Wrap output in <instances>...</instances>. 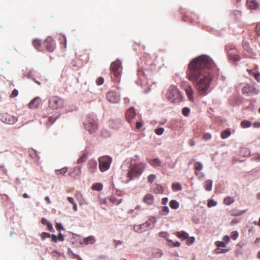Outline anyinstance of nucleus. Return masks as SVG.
Segmentation results:
<instances>
[{"mask_svg": "<svg viewBox=\"0 0 260 260\" xmlns=\"http://www.w3.org/2000/svg\"><path fill=\"white\" fill-rule=\"evenodd\" d=\"M228 251V249H221L220 248H217L215 250V253L217 254L221 253H225Z\"/></svg>", "mask_w": 260, "mask_h": 260, "instance_id": "nucleus-49", "label": "nucleus"}, {"mask_svg": "<svg viewBox=\"0 0 260 260\" xmlns=\"http://www.w3.org/2000/svg\"><path fill=\"white\" fill-rule=\"evenodd\" d=\"M91 189L94 190L101 191L103 189V185L100 183H94L91 186Z\"/></svg>", "mask_w": 260, "mask_h": 260, "instance_id": "nucleus-29", "label": "nucleus"}, {"mask_svg": "<svg viewBox=\"0 0 260 260\" xmlns=\"http://www.w3.org/2000/svg\"><path fill=\"white\" fill-rule=\"evenodd\" d=\"M214 66L212 59L207 55L194 58L188 65L186 78L190 82L196 83V89L200 95H205L208 93L212 81L209 69Z\"/></svg>", "mask_w": 260, "mask_h": 260, "instance_id": "nucleus-1", "label": "nucleus"}, {"mask_svg": "<svg viewBox=\"0 0 260 260\" xmlns=\"http://www.w3.org/2000/svg\"><path fill=\"white\" fill-rule=\"evenodd\" d=\"M87 168L91 173H94L97 170V162L94 159H90L87 162Z\"/></svg>", "mask_w": 260, "mask_h": 260, "instance_id": "nucleus-14", "label": "nucleus"}, {"mask_svg": "<svg viewBox=\"0 0 260 260\" xmlns=\"http://www.w3.org/2000/svg\"><path fill=\"white\" fill-rule=\"evenodd\" d=\"M81 173V168L79 166H76L74 168L73 171L70 172V175L73 178H77L80 176Z\"/></svg>", "mask_w": 260, "mask_h": 260, "instance_id": "nucleus-19", "label": "nucleus"}, {"mask_svg": "<svg viewBox=\"0 0 260 260\" xmlns=\"http://www.w3.org/2000/svg\"><path fill=\"white\" fill-rule=\"evenodd\" d=\"M152 189L156 193H162L164 192L162 186L158 184H154L152 187Z\"/></svg>", "mask_w": 260, "mask_h": 260, "instance_id": "nucleus-24", "label": "nucleus"}, {"mask_svg": "<svg viewBox=\"0 0 260 260\" xmlns=\"http://www.w3.org/2000/svg\"><path fill=\"white\" fill-rule=\"evenodd\" d=\"M143 122L142 121H137L136 127L138 129H140L143 126Z\"/></svg>", "mask_w": 260, "mask_h": 260, "instance_id": "nucleus-55", "label": "nucleus"}, {"mask_svg": "<svg viewBox=\"0 0 260 260\" xmlns=\"http://www.w3.org/2000/svg\"><path fill=\"white\" fill-rule=\"evenodd\" d=\"M225 49L228 52L230 59L234 61H237L240 59L238 51L234 45H228L226 46Z\"/></svg>", "mask_w": 260, "mask_h": 260, "instance_id": "nucleus-7", "label": "nucleus"}, {"mask_svg": "<svg viewBox=\"0 0 260 260\" xmlns=\"http://www.w3.org/2000/svg\"><path fill=\"white\" fill-rule=\"evenodd\" d=\"M106 99L110 103L116 104L118 103L120 100V96L119 93L115 91H109L106 93Z\"/></svg>", "mask_w": 260, "mask_h": 260, "instance_id": "nucleus-10", "label": "nucleus"}, {"mask_svg": "<svg viewBox=\"0 0 260 260\" xmlns=\"http://www.w3.org/2000/svg\"><path fill=\"white\" fill-rule=\"evenodd\" d=\"M246 5L250 10H255L258 8V4L256 0H247Z\"/></svg>", "mask_w": 260, "mask_h": 260, "instance_id": "nucleus-20", "label": "nucleus"}, {"mask_svg": "<svg viewBox=\"0 0 260 260\" xmlns=\"http://www.w3.org/2000/svg\"><path fill=\"white\" fill-rule=\"evenodd\" d=\"M1 120L4 123L12 124L15 123L17 119L16 117L8 113H4L1 116Z\"/></svg>", "mask_w": 260, "mask_h": 260, "instance_id": "nucleus-12", "label": "nucleus"}, {"mask_svg": "<svg viewBox=\"0 0 260 260\" xmlns=\"http://www.w3.org/2000/svg\"><path fill=\"white\" fill-rule=\"evenodd\" d=\"M75 197L79 202H82L83 201V195L80 191H76Z\"/></svg>", "mask_w": 260, "mask_h": 260, "instance_id": "nucleus-38", "label": "nucleus"}, {"mask_svg": "<svg viewBox=\"0 0 260 260\" xmlns=\"http://www.w3.org/2000/svg\"><path fill=\"white\" fill-rule=\"evenodd\" d=\"M216 245L217 248H220L221 247H225L226 246V244L224 242L222 241H217L216 242Z\"/></svg>", "mask_w": 260, "mask_h": 260, "instance_id": "nucleus-45", "label": "nucleus"}, {"mask_svg": "<svg viewBox=\"0 0 260 260\" xmlns=\"http://www.w3.org/2000/svg\"><path fill=\"white\" fill-rule=\"evenodd\" d=\"M56 119V117H50L48 118V121L52 124Z\"/></svg>", "mask_w": 260, "mask_h": 260, "instance_id": "nucleus-63", "label": "nucleus"}, {"mask_svg": "<svg viewBox=\"0 0 260 260\" xmlns=\"http://www.w3.org/2000/svg\"><path fill=\"white\" fill-rule=\"evenodd\" d=\"M150 225V222H146L142 224L135 225L134 226V229L137 232L142 233L143 231H146L149 228Z\"/></svg>", "mask_w": 260, "mask_h": 260, "instance_id": "nucleus-15", "label": "nucleus"}, {"mask_svg": "<svg viewBox=\"0 0 260 260\" xmlns=\"http://www.w3.org/2000/svg\"><path fill=\"white\" fill-rule=\"evenodd\" d=\"M239 236V233L237 231H233L231 233V237L232 239L235 240Z\"/></svg>", "mask_w": 260, "mask_h": 260, "instance_id": "nucleus-44", "label": "nucleus"}, {"mask_svg": "<svg viewBox=\"0 0 260 260\" xmlns=\"http://www.w3.org/2000/svg\"><path fill=\"white\" fill-rule=\"evenodd\" d=\"M169 212V209L167 206H164L159 211V214L161 215H167Z\"/></svg>", "mask_w": 260, "mask_h": 260, "instance_id": "nucleus-35", "label": "nucleus"}, {"mask_svg": "<svg viewBox=\"0 0 260 260\" xmlns=\"http://www.w3.org/2000/svg\"><path fill=\"white\" fill-rule=\"evenodd\" d=\"M242 92L243 94L251 95L258 94L259 90L254 86L246 84L242 88Z\"/></svg>", "mask_w": 260, "mask_h": 260, "instance_id": "nucleus-11", "label": "nucleus"}, {"mask_svg": "<svg viewBox=\"0 0 260 260\" xmlns=\"http://www.w3.org/2000/svg\"><path fill=\"white\" fill-rule=\"evenodd\" d=\"M186 95L189 101L191 102L194 101V98L193 96L194 91L191 86H188L185 89Z\"/></svg>", "mask_w": 260, "mask_h": 260, "instance_id": "nucleus-18", "label": "nucleus"}, {"mask_svg": "<svg viewBox=\"0 0 260 260\" xmlns=\"http://www.w3.org/2000/svg\"><path fill=\"white\" fill-rule=\"evenodd\" d=\"M170 206L172 209H176L179 208V203L176 200H172L170 202Z\"/></svg>", "mask_w": 260, "mask_h": 260, "instance_id": "nucleus-34", "label": "nucleus"}, {"mask_svg": "<svg viewBox=\"0 0 260 260\" xmlns=\"http://www.w3.org/2000/svg\"><path fill=\"white\" fill-rule=\"evenodd\" d=\"M141 74H142V72L141 71H139L138 75L140 78V79L143 80L144 82H147L146 78H145V75L142 77H141Z\"/></svg>", "mask_w": 260, "mask_h": 260, "instance_id": "nucleus-53", "label": "nucleus"}, {"mask_svg": "<svg viewBox=\"0 0 260 260\" xmlns=\"http://www.w3.org/2000/svg\"><path fill=\"white\" fill-rule=\"evenodd\" d=\"M251 122L248 120H243L240 123L241 126L244 128H248L250 127L251 126Z\"/></svg>", "mask_w": 260, "mask_h": 260, "instance_id": "nucleus-31", "label": "nucleus"}, {"mask_svg": "<svg viewBox=\"0 0 260 260\" xmlns=\"http://www.w3.org/2000/svg\"><path fill=\"white\" fill-rule=\"evenodd\" d=\"M212 136L209 133H205L203 136V139L205 140H208L211 138Z\"/></svg>", "mask_w": 260, "mask_h": 260, "instance_id": "nucleus-51", "label": "nucleus"}, {"mask_svg": "<svg viewBox=\"0 0 260 260\" xmlns=\"http://www.w3.org/2000/svg\"><path fill=\"white\" fill-rule=\"evenodd\" d=\"M167 241L169 242V245L172 247H179L180 246V243L176 241L173 242L172 240L170 239H167Z\"/></svg>", "mask_w": 260, "mask_h": 260, "instance_id": "nucleus-39", "label": "nucleus"}, {"mask_svg": "<svg viewBox=\"0 0 260 260\" xmlns=\"http://www.w3.org/2000/svg\"><path fill=\"white\" fill-rule=\"evenodd\" d=\"M51 234L48 233L43 232L41 234V239L42 240H44L47 238H50Z\"/></svg>", "mask_w": 260, "mask_h": 260, "instance_id": "nucleus-46", "label": "nucleus"}, {"mask_svg": "<svg viewBox=\"0 0 260 260\" xmlns=\"http://www.w3.org/2000/svg\"><path fill=\"white\" fill-rule=\"evenodd\" d=\"M136 115L134 108L133 107L130 108L125 113L126 120L131 124L134 122V118L136 117Z\"/></svg>", "mask_w": 260, "mask_h": 260, "instance_id": "nucleus-13", "label": "nucleus"}, {"mask_svg": "<svg viewBox=\"0 0 260 260\" xmlns=\"http://www.w3.org/2000/svg\"><path fill=\"white\" fill-rule=\"evenodd\" d=\"M255 31L257 34V35L260 36V23L257 24L255 27Z\"/></svg>", "mask_w": 260, "mask_h": 260, "instance_id": "nucleus-59", "label": "nucleus"}, {"mask_svg": "<svg viewBox=\"0 0 260 260\" xmlns=\"http://www.w3.org/2000/svg\"><path fill=\"white\" fill-rule=\"evenodd\" d=\"M223 240L224 241V242L225 243V244H228L230 242V238L228 236H225L223 237Z\"/></svg>", "mask_w": 260, "mask_h": 260, "instance_id": "nucleus-58", "label": "nucleus"}, {"mask_svg": "<svg viewBox=\"0 0 260 260\" xmlns=\"http://www.w3.org/2000/svg\"><path fill=\"white\" fill-rule=\"evenodd\" d=\"M57 241H63L64 240V237L62 234H59L58 236H57Z\"/></svg>", "mask_w": 260, "mask_h": 260, "instance_id": "nucleus-60", "label": "nucleus"}, {"mask_svg": "<svg viewBox=\"0 0 260 260\" xmlns=\"http://www.w3.org/2000/svg\"><path fill=\"white\" fill-rule=\"evenodd\" d=\"M109 126L114 129H118L121 126V121L118 120H110L108 122Z\"/></svg>", "mask_w": 260, "mask_h": 260, "instance_id": "nucleus-17", "label": "nucleus"}, {"mask_svg": "<svg viewBox=\"0 0 260 260\" xmlns=\"http://www.w3.org/2000/svg\"><path fill=\"white\" fill-rule=\"evenodd\" d=\"M44 50L45 49L49 52H52L55 48V43L52 38L48 37L42 43Z\"/></svg>", "mask_w": 260, "mask_h": 260, "instance_id": "nucleus-9", "label": "nucleus"}, {"mask_svg": "<svg viewBox=\"0 0 260 260\" xmlns=\"http://www.w3.org/2000/svg\"><path fill=\"white\" fill-rule=\"evenodd\" d=\"M41 99L39 97H36L29 102L28 106L30 109H36L41 105Z\"/></svg>", "mask_w": 260, "mask_h": 260, "instance_id": "nucleus-16", "label": "nucleus"}, {"mask_svg": "<svg viewBox=\"0 0 260 260\" xmlns=\"http://www.w3.org/2000/svg\"><path fill=\"white\" fill-rule=\"evenodd\" d=\"M112 159L108 156H103L99 157V169L101 172H105L110 167Z\"/></svg>", "mask_w": 260, "mask_h": 260, "instance_id": "nucleus-8", "label": "nucleus"}, {"mask_svg": "<svg viewBox=\"0 0 260 260\" xmlns=\"http://www.w3.org/2000/svg\"><path fill=\"white\" fill-rule=\"evenodd\" d=\"M253 76L257 81H260V74L258 73H254Z\"/></svg>", "mask_w": 260, "mask_h": 260, "instance_id": "nucleus-56", "label": "nucleus"}, {"mask_svg": "<svg viewBox=\"0 0 260 260\" xmlns=\"http://www.w3.org/2000/svg\"><path fill=\"white\" fill-rule=\"evenodd\" d=\"M203 165L200 162H196L194 165V169L196 171H200L203 169Z\"/></svg>", "mask_w": 260, "mask_h": 260, "instance_id": "nucleus-37", "label": "nucleus"}, {"mask_svg": "<svg viewBox=\"0 0 260 260\" xmlns=\"http://www.w3.org/2000/svg\"><path fill=\"white\" fill-rule=\"evenodd\" d=\"M84 128L90 134L94 133L98 129V125L96 121L92 117L88 116L84 121Z\"/></svg>", "mask_w": 260, "mask_h": 260, "instance_id": "nucleus-6", "label": "nucleus"}, {"mask_svg": "<svg viewBox=\"0 0 260 260\" xmlns=\"http://www.w3.org/2000/svg\"><path fill=\"white\" fill-rule=\"evenodd\" d=\"M104 81L103 78L100 77L96 80V83L98 85H101L103 84Z\"/></svg>", "mask_w": 260, "mask_h": 260, "instance_id": "nucleus-50", "label": "nucleus"}, {"mask_svg": "<svg viewBox=\"0 0 260 260\" xmlns=\"http://www.w3.org/2000/svg\"><path fill=\"white\" fill-rule=\"evenodd\" d=\"M217 205L216 202L214 201L213 200H210L209 201L208 203V207L210 208L212 207L215 206Z\"/></svg>", "mask_w": 260, "mask_h": 260, "instance_id": "nucleus-47", "label": "nucleus"}, {"mask_svg": "<svg viewBox=\"0 0 260 260\" xmlns=\"http://www.w3.org/2000/svg\"><path fill=\"white\" fill-rule=\"evenodd\" d=\"M235 202V199L233 197H227L223 200V203L226 205H230Z\"/></svg>", "mask_w": 260, "mask_h": 260, "instance_id": "nucleus-28", "label": "nucleus"}, {"mask_svg": "<svg viewBox=\"0 0 260 260\" xmlns=\"http://www.w3.org/2000/svg\"><path fill=\"white\" fill-rule=\"evenodd\" d=\"M156 176L154 174H151L147 177L148 182L150 183H152L156 179Z\"/></svg>", "mask_w": 260, "mask_h": 260, "instance_id": "nucleus-43", "label": "nucleus"}, {"mask_svg": "<svg viewBox=\"0 0 260 260\" xmlns=\"http://www.w3.org/2000/svg\"><path fill=\"white\" fill-rule=\"evenodd\" d=\"M186 243L187 245H190L192 244L194 242V241H195V238L193 237H189L188 236V238H186Z\"/></svg>", "mask_w": 260, "mask_h": 260, "instance_id": "nucleus-40", "label": "nucleus"}, {"mask_svg": "<svg viewBox=\"0 0 260 260\" xmlns=\"http://www.w3.org/2000/svg\"><path fill=\"white\" fill-rule=\"evenodd\" d=\"M190 109L187 107H184L182 109V114L185 116H188L190 113Z\"/></svg>", "mask_w": 260, "mask_h": 260, "instance_id": "nucleus-41", "label": "nucleus"}, {"mask_svg": "<svg viewBox=\"0 0 260 260\" xmlns=\"http://www.w3.org/2000/svg\"><path fill=\"white\" fill-rule=\"evenodd\" d=\"M231 131L229 129H226L225 130L222 132L221 134V137L222 139H226L231 135Z\"/></svg>", "mask_w": 260, "mask_h": 260, "instance_id": "nucleus-32", "label": "nucleus"}, {"mask_svg": "<svg viewBox=\"0 0 260 260\" xmlns=\"http://www.w3.org/2000/svg\"><path fill=\"white\" fill-rule=\"evenodd\" d=\"M148 162L154 167H160L161 164V161L158 158L149 159Z\"/></svg>", "mask_w": 260, "mask_h": 260, "instance_id": "nucleus-23", "label": "nucleus"}, {"mask_svg": "<svg viewBox=\"0 0 260 260\" xmlns=\"http://www.w3.org/2000/svg\"><path fill=\"white\" fill-rule=\"evenodd\" d=\"M87 159V155L86 154H83L78 159V163H82L85 161Z\"/></svg>", "mask_w": 260, "mask_h": 260, "instance_id": "nucleus-42", "label": "nucleus"}, {"mask_svg": "<svg viewBox=\"0 0 260 260\" xmlns=\"http://www.w3.org/2000/svg\"><path fill=\"white\" fill-rule=\"evenodd\" d=\"M212 181L211 180H207L204 182V187L207 191H211L212 188Z\"/></svg>", "mask_w": 260, "mask_h": 260, "instance_id": "nucleus-27", "label": "nucleus"}, {"mask_svg": "<svg viewBox=\"0 0 260 260\" xmlns=\"http://www.w3.org/2000/svg\"><path fill=\"white\" fill-rule=\"evenodd\" d=\"M164 132V128L162 127H160L157 128L155 130V133L158 135H161Z\"/></svg>", "mask_w": 260, "mask_h": 260, "instance_id": "nucleus-48", "label": "nucleus"}, {"mask_svg": "<svg viewBox=\"0 0 260 260\" xmlns=\"http://www.w3.org/2000/svg\"><path fill=\"white\" fill-rule=\"evenodd\" d=\"M32 44L35 48L38 51H44V47H43L42 43L40 40L35 39L32 41Z\"/></svg>", "mask_w": 260, "mask_h": 260, "instance_id": "nucleus-22", "label": "nucleus"}, {"mask_svg": "<svg viewBox=\"0 0 260 260\" xmlns=\"http://www.w3.org/2000/svg\"><path fill=\"white\" fill-rule=\"evenodd\" d=\"M32 76V72L31 71H29L28 73L24 75V77H26L27 78H31Z\"/></svg>", "mask_w": 260, "mask_h": 260, "instance_id": "nucleus-61", "label": "nucleus"}, {"mask_svg": "<svg viewBox=\"0 0 260 260\" xmlns=\"http://www.w3.org/2000/svg\"><path fill=\"white\" fill-rule=\"evenodd\" d=\"M175 235L178 238L182 240H185L188 238V234L183 231L176 232Z\"/></svg>", "mask_w": 260, "mask_h": 260, "instance_id": "nucleus-25", "label": "nucleus"}, {"mask_svg": "<svg viewBox=\"0 0 260 260\" xmlns=\"http://www.w3.org/2000/svg\"><path fill=\"white\" fill-rule=\"evenodd\" d=\"M60 43L62 45L63 48H67V40L64 36H62L59 38Z\"/></svg>", "mask_w": 260, "mask_h": 260, "instance_id": "nucleus-36", "label": "nucleus"}, {"mask_svg": "<svg viewBox=\"0 0 260 260\" xmlns=\"http://www.w3.org/2000/svg\"><path fill=\"white\" fill-rule=\"evenodd\" d=\"M166 98L173 103H179L182 101V95L176 86L172 85L166 93Z\"/></svg>", "mask_w": 260, "mask_h": 260, "instance_id": "nucleus-3", "label": "nucleus"}, {"mask_svg": "<svg viewBox=\"0 0 260 260\" xmlns=\"http://www.w3.org/2000/svg\"><path fill=\"white\" fill-rule=\"evenodd\" d=\"M1 196H2V199L3 201H9L10 199L7 194H1Z\"/></svg>", "mask_w": 260, "mask_h": 260, "instance_id": "nucleus-57", "label": "nucleus"}, {"mask_svg": "<svg viewBox=\"0 0 260 260\" xmlns=\"http://www.w3.org/2000/svg\"><path fill=\"white\" fill-rule=\"evenodd\" d=\"M55 228L57 230H64V228H63V226L62 224L60 223H57Z\"/></svg>", "mask_w": 260, "mask_h": 260, "instance_id": "nucleus-54", "label": "nucleus"}, {"mask_svg": "<svg viewBox=\"0 0 260 260\" xmlns=\"http://www.w3.org/2000/svg\"><path fill=\"white\" fill-rule=\"evenodd\" d=\"M51 241L53 242H56L57 241V236L55 235H51Z\"/></svg>", "mask_w": 260, "mask_h": 260, "instance_id": "nucleus-62", "label": "nucleus"}, {"mask_svg": "<svg viewBox=\"0 0 260 260\" xmlns=\"http://www.w3.org/2000/svg\"><path fill=\"white\" fill-rule=\"evenodd\" d=\"M64 100L56 96H51L48 100V107L52 110H57L63 107Z\"/></svg>", "mask_w": 260, "mask_h": 260, "instance_id": "nucleus-4", "label": "nucleus"}, {"mask_svg": "<svg viewBox=\"0 0 260 260\" xmlns=\"http://www.w3.org/2000/svg\"><path fill=\"white\" fill-rule=\"evenodd\" d=\"M253 126L255 128H260V122H255L253 123Z\"/></svg>", "mask_w": 260, "mask_h": 260, "instance_id": "nucleus-64", "label": "nucleus"}, {"mask_svg": "<svg viewBox=\"0 0 260 260\" xmlns=\"http://www.w3.org/2000/svg\"><path fill=\"white\" fill-rule=\"evenodd\" d=\"M143 202L148 205H152L154 202V196L151 193L146 194L143 199Z\"/></svg>", "mask_w": 260, "mask_h": 260, "instance_id": "nucleus-21", "label": "nucleus"}, {"mask_svg": "<svg viewBox=\"0 0 260 260\" xmlns=\"http://www.w3.org/2000/svg\"><path fill=\"white\" fill-rule=\"evenodd\" d=\"M110 71L115 77V82H119L122 71L121 64L119 60L112 62L110 66Z\"/></svg>", "mask_w": 260, "mask_h": 260, "instance_id": "nucleus-5", "label": "nucleus"}, {"mask_svg": "<svg viewBox=\"0 0 260 260\" xmlns=\"http://www.w3.org/2000/svg\"><path fill=\"white\" fill-rule=\"evenodd\" d=\"M146 164L143 162L136 163L131 165L127 177L129 180L140 176L143 173Z\"/></svg>", "mask_w": 260, "mask_h": 260, "instance_id": "nucleus-2", "label": "nucleus"}, {"mask_svg": "<svg viewBox=\"0 0 260 260\" xmlns=\"http://www.w3.org/2000/svg\"><path fill=\"white\" fill-rule=\"evenodd\" d=\"M172 187L174 191H179L182 189V186L179 183H173L172 185Z\"/></svg>", "mask_w": 260, "mask_h": 260, "instance_id": "nucleus-33", "label": "nucleus"}, {"mask_svg": "<svg viewBox=\"0 0 260 260\" xmlns=\"http://www.w3.org/2000/svg\"><path fill=\"white\" fill-rule=\"evenodd\" d=\"M67 171L68 168L67 167H64L59 170H55V173L57 176H59V175H64L67 173Z\"/></svg>", "mask_w": 260, "mask_h": 260, "instance_id": "nucleus-30", "label": "nucleus"}, {"mask_svg": "<svg viewBox=\"0 0 260 260\" xmlns=\"http://www.w3.org/2000/svg\"><path fill=\"white\" fill-rule=\"evenodd\" d=\"M18 90H17V89H14L12 91V93H11V95H10V97H11V98H14V97H16V96H17V95H18Z\"/></svg>", "mask_w": 260, "mask_h": 260, "instance_id": "nucleus-52", "label": "nucleus"}, {"mask_svg": "<svg viewBox=\"0 0 260 260\" xmlns=\"http://www.w3.org/2000/svg\"><path fill=\"white\" fill-rule=\"evenodd\" d=\"M95 241V238L93 236H90L86 238L83 240L84 244L86 245L93 244Z\"/></svg>", "mask_w": 260, "mask_h": 260, "instance_id": "nucleus-26", "label": "nucleus"}]
</instances>
